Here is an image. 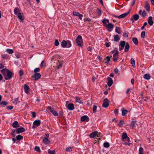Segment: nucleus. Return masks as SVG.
Returning <instances> with one entry per match:
<instances>
[{"label": "nucleus", "mask_w": 154, "mask_h": 154, "mask_svg": "<svg viewBox=\"0 0 154 154\" xmlns=\"http://www.w3.org/2000/svg\"><path fill=\"white\" fill-rule=\"evenodd\" d=\"M1 72L6 80L11 79L13 76V73L7 69V68L5 67L1 69Z\"/></svg>", "instance_id": "f257e3e1"}, {"label": "nucleus", "mask_w": 154, "mask_h": 154, "mask_svg": "<svg viewBox=\"0 0 154 154\" xmlns=\"http://www.w3.org/2000/svg\"><path fill=\"white\" fill-rule=\"evenodd\" d=\"M76 43L78 46L81 47L83 43L81 35H79L76 39Z\"/></svg>", "instance_id": "f03ea898"}, {"label": "nucleus", "mask_w": 154, "mask_h": 154, "mask_svg": "<svg viewBox=\"0 0 154 154\" xmlns=\"http://www.w3.org/2000/svg\"><path fill=\"white\" fill-rule=\"evenodd\" d=\"M130 11L131 10H129L127 12L122 14L119 16H116V15L113 14L112 16L119 19L123 18L126 17L129 14Z\"/></svg>", "instance_id": "7ed1b4c3"}, {"label": "nucleus", "mask_w": 154, "mask_h": 154, "mask_svg": "<svg viewBox=\"0 0 154 154\" xmlns=\"http://www.w3.org/2000/svg\"><path fill=\"white\" fill-rule=\"evenodd\" d=\"M139 16L137 14H135L134 15L130 18V20L132 22V23H133L134 21L137 20L139 18Z\"/></svg>", "instance_id": "20e7f679"}, {"label": "nucleus", "mask_w": 154, "mask_h": 154, "mask_svg": "<svg viewBox=\"0 0 154 154\" xmlns=\"http://www.w3.org/2000/svg\"><path fill=\"white\" fill-rule=\"evenodd\" d=\"M47 109L50 110V112L54 116L58 115L57 112L54 109H52L51 106H49L47 107Z\"/></svg>", "instance_id": "39448f33"}, {"label": "nucleus", "mask_w": 154, "mask_h": 154, "mask_svg": "<svg viewBox=\"0 0 154 154\" xmlns=\"http://www.w3.org/2000/svg\"><path fill=\"white\" fill-rule=\"evenodd\" d=\"M109 101L107 98H105L103 101L102 106L104 108H107L109 106Z\"/></svg>", "instance_id": "423d86ee"}, {"label": "nucleus", "mask_w": 154, "mask_h": 154, "mask_svg": "<svg viewBox=\"0 0 154 154\" xmlns=\"http://www.w3.org/2000/svg\"><path fill=\"white\" fill-rule=\"evenodd\" d=\"M41 121L40 120H36L33 123V125L32 128H34L39 126L41 124Z\"/></svg>", "instance_id": "0eeeda50"}, {"label": "nucleus", "mask_w": 154, "mask_h": 154, "mask_svg": "<svg viewBox=\"0 0 154 154\" xmlns=\"http://www.w3.org/2000/svg\"><path fill=\"white\" fill-rule=\"evenodd\" d=\"M118 51H117L113 55V61L116 62L117 61L118 59Z\"/></svg>", "instance_id": "6e6552de"}, {"label": "nucleus", "mask_w": 154, "mask_h": 154, "mask_svg": "<svg viewBox=\"0 0 154 154\" xmlns=\"http://www.w3.org/2000/svg\"><path fill=\"white\" fill-rule=\"evenodd\" d=\"M25 131V129L22 127L16 129V133L18 134Z\"/></svg>", "instance_id": "1a4fd4ad"}, {"label": "nucleus", "mask_w": 154, "mask_h": 154, "mask_svg": "<svg viewBox=\"0 0 154 154\" xmlns=\"http://www.w3.org/2000/svg\"><path fill=\"white\" fill-rule=\"evenodd\" d=\"M81 119L82 122H88L89 121V118L87 116L85 115L81 117Z\"/></svg>", "instance_id": "9d476101"}, {"label": "nucleus", "mask_w": 154, "mask_h": 154, "mask_svg": "<svg viewBox=\"0 0 154 154\" xmlns=\"http://www.w3.org/2000/svg\"><path fill=\"white\" fill-rule=\"evenodd\" d=\"M41 75L39 73H35L33 76H32V77L34 78L35 80H37L39 79H40L41 77Z\"/></svg>", "instance_id": "9b49d317"}, {"label": "nucleus", "mask_w": 154, "mask_h": 154, "mask_svg": "<svg viewBox=\"0 0 154 154\" xmlns=\"http://www.w3.org/2000/svg\"><path fill=\"white\" fill-rule=\"evenodd\" d=\"M114 27L112 23H109L108 24L106 27V29L109 31H111L112 30H109V29H112Z\"/></svg>", "instance_id": "f8f14e48"}, {"label": "nucleus", "mask_w": 154, "mask_h": 154, "mask_svg": "<svg viewBox=\"0 0 154 154\" xmlns=\"http://www.w3.org/2000/svg\"><path fill=\"white\" fill-rule=\"evenodd\" d=\"M145 3V5L144 6V8L147 11L149 12L150 11L149 4L147 1H146Z\"/></svg>", "instance_id": "ddd939ff"}, {"label": "nucleus", "mask_w": 154, "mask_h": 154, "mask_svg": "<svg viewBox=\"0 0 154 154\" xmlns=\"http://www.w3.org/2000/svg\"><path fill=\"white\" fill-rule=\"evenodd\" d=\"M73 15L75 16H77L79 17V19L80 20L82 19L83 15L80 14L79 12H76L75 11L73 12Z\"/></svg>", "instance_id": "4468645a"}, {"label": "nucleus", "mask_w": 154, "mask_h": 154, "mask_svg": "<svg viewBox=\"0 0 154 154\" xmlns=\"http://www.w3.org/2000/svg\"><path fill=\"white\" fill-rule=\"evenodd\" d=\"M107 80L108 81L107 85L109 87H110L113 83V80L112 79L109 77L107 78Z\"/></svg>", "instance_id": "2eb2a0df"}, {"label": "nucleus", "mask_w": 154, "mask_h": 154, "mask_svg": "<svg viewBox=\"0 0 154 154\" xmlns=\"http://www.w3.org/2000/svg\"><path fill=\"white\" fill-rule=\"evenodd\" d=\"M102 22L103 24V26H105L106 27L108 24L107 23H109V21L107 19L104 18L102 20Z\"/></svg>", "instance_id": "dca6fc26"}, {"label": "nucleus", "mask_w": 154, "mask_h": 154, "mask_svg": "<svg viewBox=\"0 0 154 154\" xmlns=\"http://www.w3.org/2000/svg\"><path fill=\"white\" fill-rule=\"evenodd\" d=\"M12 126L13 127L16 128L20 127L19 125L18 124V122L17 121H15L12 124Z\"/></svg>", "instance_id": "f3484780"}, {"label": "nucleus", "mask_w": 154, "mask_h": 154, "mask_svg": "<svg viewBox=\"0 0 154 154\" xmlns=\"http://www.w3.org/2000/svg\"><path fill=\"white\" fill-rule=\"evenodd\" d=\"M24 88L25 92L26 94L28 93L29 89V87L27 85L25 84L24 85Z\"/></svg>", "instance_id": "a211bd4d"}, {"label": "nucleus", "mask_w": 154, "mask_h": 154, "mask_svg": "<svg viewBox=\"0 0 154 154\" xmlns=\"http://www.w3.org/2000/svg\"><path fill=\"white\" fill-rule=\"evenodd\" d=\"M148 23L150 26H152L153 25V22L152 20V17L150 16L149 17L148 19Z\"/></svg>", "instance_id": "6ab92c4d"}, {"label": "nucleus", "mask_w": 154, "mask_h": 154, "mask_svg": "<svg viewBox=\"0 0 154 154\" xmlns=\"http://www.w3.org/2000/svg\"><path fill=\"white\" fill-rule=\"evenodd\" d=\"M130 48V46L128 42H127L125 46L124 51L125 52H127L128 51Z\"/></svg>", "instance_id": "aec40b11"}, {"label": "nucleus", "mask_w": 154, "mask_h": 154, "mask_svg": "<svg viewBox=\"0 0 154 154\" xmlns=\"http://www.w3.org/2000/svg\"><path fill=\"white\" fill-rule=\"evenodd\" d=\"M43 142L46 144H49L50 142V141L46 137L43 138Z\"/></svg>", "instance_id": "412c9836"}, {"label": "nucleus", "mask_w": 154, "mask_h": 154, "mask_svg": "<svg viewBox=\"0 0 154 154\" xmlns=\"http://www.w3.org/2000/svg\"><path fill=\"white\" fill-rule=\"evenodd\" d=\"M14 14L16 15H17L19 13H20V10L18 7H16L14 9Z\"/></svg>", "instance_id": "4be33fe9"}, {"label": "nucleus", "mask_w": 154, "mask_h": 154, "mask_svg": "<svg viewBox=\"0 0 154 154\" xmlns=\"http://www.w3.org/2000/svg\"><path fill=\"white\" fill-rule=\"evenodd\" d=\"M8 104V103L6 101H2L0 102V105L2 107H5Z\"/></svg>", "instance_id": "5701e85b"}, {"label": "nucleus", "mask_w": 154, "mask_h": 154, "mask_svg": "<svg viewBox=\"0 0 154 154\" xmlns=\"http://www.w3.org/2000/svg\"><path fill=\"white\" fill-rule=\"evenodd\" d=\"M67 108L70 110H73L74 108V105L73 103H69L68 104Z\"/></svg>", "instance_id": "b1692460"}, {"label": "nucleus", "mask_w": 154, "mask_h": 154, "mask_svg": "<svg viewBox=\"0 0 154 154\" xmlns=\"http://www.w3.org/2000/svg\"><path fill=\"white\" fill-rule=\"evenodd\" d=\"M97 134V131H95L91 133L90 134L89 136L91 138H94L96 136Z\"/></svg>", "instance_id": "393cba45"}, {"label": "nucleus", "mask_w": 154, "mask_h": 154, "mask_svg": "<svg viewBox=\"0 0 154 154\" xmlns=\"http://www.w3.org/2000/svg\"><path fill=\"white\" fill-rule=\"evenodd\" d=\"M17 15L18 18L20 20H23L24 17L23 14L21 13H19V14Z\"/></svg>", "instance_id": "a878e982"}, {"label": "nucleus", "mask_w": 154, "mask_h": 154, "mask_svg": "<svg viewBox=\"0 0 154 154\" xmlns=\"http://www.w3.org/2000/svg\"><path fill=\"white\" fill-rule=\"evenodd\" d=\"M67 41H65V40H63L61 43V46L63 48H65L66 47V46Z\"/></svg>", "instance_id": "bb28decb"}, {"label": "nucleus", "mask_w": 154, "mask_h": 154, "mask_svg": "<svg viewBox=\"0 0 154 154\" xmlns=\"http://www.w3.org/2000/svg\"><path fill=\"white\" fill-rule=\"evenodd\" d=\"M125 140L126 142H125V145H128V146H130V143H129L130 141L129 138L128 137L127 138H126Z\"/></svg>", "instance_id": "cd10ccee"}, {"label": "nucleus", "mask_w": 154, "mask_h": 154, "mask_svg": "<svg viewBox=\"0 0 154 154\" xmlns=\"http://www.w3.org/2000/svg\"><path fill=\"white\" fill-rule=\"evenodd\" d=\"M122 114L123 116H125L128 113V111L126 109H122Z\"/></svg>", "instance_id": "c85d7f7f"}, {"label": "nucleus", "mask_w": 154, "mask_h": 154, "mask_svg": "<svg viewBox=\"0 0 154 154\" xmlns=\"http://www.w3.org/2000/svg\"><path fill=\"white\" fill-rule=\"evenodd\" d=\"M132 41L136 45H137L138 44V42L137 39L136 37H134L132 38Z\"/></svg>", "instance_id": "c756f323"}, {"label": "nucleus", "mask_w": 154, "mask_h": 154, "mask_svg": "<svg viewBox=\"0 0 154 154\" xmlns=\"http://www.w3.org/2000/svg\"><path fill=\"white\" fill-rule=\"evenodd\" d=\"M112 57L111 56V57H110L109 56H107L106 58L104 59V60H107V61L105 62V63H106L107 64H109V62L110 61V58Z\"/></svg>", "instance_id": "7c9ffc66"}, {"label": "nucleus", "mask_w": 154, "mask_h": 154, "mask_svg": "<svg viewBox=\"0 0 154 154\" xmlns=\"http://www.w3.org/2000/svg\"><path fill=\"white\" fill-rule=\"evenodd\" d=\"M120 39V38L118 35H116L114 36V41L115 42H117L119 41Z\"/></svg>", "instance_id": "2f4dec72"}, {"label": "nucleus", "mask_w": 154, "mask_h": 154, "mask_svg": "<svg viewBox=\"0 0 154 154\" xmlns=\"http://www.w3.org/2000/svg\"><path fill=\"white\" fill-rule=\"evenodd\" d=\"M128 137L126 133L125 132H124L123 133L122 137V139H125Z\"/></svg>", "instance_id": "473e14b6"}, {"label": "nucleus", "mask_w": 154, "mask_h": 154, "mask_svg": "<svg viewBox=\"0 0 154 154\" xmlns=\"http://www.w3.org/2000/svg\"><path fill=\"white\" fill-rule=\"evenodd\" d=\"M136 123V121H132L130 126V128L133 129L135 126V125Z\"/></svg>", "instance_id": "72a5a7b5"}, {"label": "nucleus", "mask_w": 154, "mask_h": 154, "mask_svg": "<svg viewBox=\"0 0 154 154\" xmlns=\"http://www.w3.org/2000/svg\"><path fill=\"white\" fill-rule=\"evenodd\" d=\"M150 75L149 74H145L143 76L144 78L147 80L149 79H150Z\"/></svg>", "instance_id": "f704fd0d"}, {"label": "nucleus", "mask_w": 154, "mask_h": 154, "mask_svg": "<svg viewBox=\"0 0 154 154\" xmlns=\"http://www.w3.org/2000/svg\"><path fill=\"white\" fill-rule=\"evenodd\" d=\"M120 45L122 48L124 47L125 45H126V43L125 41H121L120 42Z\"/></svg>", "instance_id": "c9c22d12"}, {"label": "nucleus", "mask_w": 154, "mask_h": 154, "mask_svg": "<svg viewBox=\"0 0 154 154\" xmlns=\"http://www.w3.org/2000/svg\"><path fill=\"white\" fill-rule=\"evenodd\" d=\"M6 51L9 54H11L14 53V51L13 49H7L6 50Z\"/></svg>", "instance_id": "e433bc0d"}, {"label": "nucleus", "mask_w": 154, "mask_h": 154, "mask_svg": "<svg viewBox=\"0 0 154 154\" xmlns=\"http://www.w3.org/2000/svg\"><path fill=\"white\" fill-rule=\"evenodd\" d=\"M66 47L69 48L71 46V42L68 40H67Z\"/></svg>", "instance_id": "4c0bfd02"}, {"label": "nucleus", "mask_w": 154, "mask_h": 154, "mask_svg": "<svg viewBox=\"0 0 154 154\" xmlns=\"http://www.w3.org/2000/svg\"><path fill=\"white\" fill-rule=\"evenodd\" d=\"M131 62L133 67H135V65L134 60L133 58H131Z\"/></svg>", "instance_id": "58836bf2"}, {"label": "nucleus", "mask_w": 154, "mask_h": 154, "mask_svg": "<svg viewBox=\"0 0 154 154\" xmlns=\"http://www.w3.org/2000/svg\"><path fill=\"white\" fill-rule=\"evenodd\" d=\"M124 124V121L123 120H121L119 122L118 125L119 127H121Z\"/></svg>", "instance_id": "ea45409f"}, {"label": "nucleus", "mask_w": 154, "mask_h": 154, "mask_svg": "<svg viewBox=\"0 0 154 154\" xmlns=\"http://www.w3.org/2000/svg\"><path fill=\"white\" fill-rule=\"evenodd\" d=\"M120 28L119 27H116L115 29V31L119 34H120L121 32H120Z\"/></svg>", "instance_id": "a19ab883"}, {"label": "nucleus", "mask_w": 154, "mask_h": 154, "mask_svg": "<svg viewBox=\"0 0 154 154\" xmlns=\"http://www.w3.org/2000/svg\"><path fill=\"white\" fill-rule=\"evenodd\" d=\"M23 137L20 135L16 136V139L17 140H20L23 139Z\"/></svg>", "instance_id": "79ce46f5"}, {"label": "nucleus", "mask_w": 154, "mask_h": 154, "mask_svg": "<svg viewBox=\"0 0 154 154\" xmlns=\"http://www.w3.org/2000/svg\"><path fill=\"white\" fill-rule=\"evenodd\" d=\"M48 154H55V151L54 150L52 151L50 149L48 150Z\"/></svg>", "instance_id": "37998d69"}, {"label": "nucleus", "mask_w": 154, "mask_h": 154, "mask_svg": "<svg viewBox=\"0 0 154 154\" xmlns=\"http://www.w3.org/2000/svg\"><path fill=\"white\" fill-rule=\"evenodd\" d=\"M103 146L107 148L109 146V144L108 142H105L103 144Z\"/></svg>", "instance_id": "c03bdc74"}, {"label": "nucleus", "mask_w": 154, "mask_h": 154, "mask_svg": "<svg viewBox=\"0 0 154 154\" xmlns=\"http://www.w3.org/2000/svg\"><path fill=\"white\" fill-rule=\"evenodd\" d=\"M143 148L141 147L139 148V154H143Z\"/></svg>", "instance_id": "a18cd8bd"}, {"label": "nucleus", "mask_w": 154, "mask_h": 154, "mask_svg": "<svg viewBox=\"0 0 154 154\" xmlns=\"http://www.w3.org/2000/svg\"><path fill=\"white\" fill-rule=\"evenodd\" d=\"M97 108V106L95 105L93 106V111L94 113H95L96 112V109Z\"/></svg>", "instance_id": "49530a36"}, {"label": "nucleus", "mask_w": 154, "mask_h": 154, "mask_svg": "<svg viewBox=\"0 0 154 154\" xmlns=\"http://www.w3.org/2000/svg\"><path fill=\"white\" fill-rule=\"evenodd\" d=\"M145 32L144 31H142L141 34V37L142 38H144L145 36Z\"/></svg>", "instance_id": "de8ad7c7"}, {"label": "nucleus", "mask_w": 154, "mask_h": 154, "mask_svg": "<svg viewBox=\"0 0 154 154\" xmlns=\"http://www.w3.org/2000/svg\"><path fill=\"white\" fill-rule=\"evenodd\" d=\"M19 74L20 76H22L24 74V72L23 70H21L19 72Z\"/></svg>", "instance_id": "09e8293b"}, {"label": "nucleus", "mask_w": 154, "mask_h": 154, "mask_svg": "<svg viewBox=\"0 0 154 154\" xmlns=\"http://www.w3.org/2000/svg\"><path fill=\"white\" fill-rule=\"evenodd\" d=\"M72 150V148L71 147H67L66 151V152H71Z\"/></svg>", "instance_id": "8fccbe9b"}, {"label": "nucleus", "mask_w": 154, "mask_h": 154, "mask_svg": "<svg viewBox=\"0 0 154 154\" xmlns=\"http://www.w3.org/2000/svg\"><path fill=\"white\" fill-rule=\"evenodd\" d=\"M35 151H37V152H40L41 151V150L40 149L39 147L37 146H35Z\"/></svg>", "instance_id": "3c124183"}, {"label": "nucleus", "mask_w": 154, "mask_h": 154, "mask_svg": "<svg viewBox=\"0 0 154 154\" xmlns=\"http://www.w3.org/2000/svg\"><path fill=\"white\" fill-rule=\"evenodd\" d=\"M97 12L99 15H101L102 11L101 10L99 9V8L97 9Z\"/></svg>", "instance_id": "603ef678"}, {"label": "nucleus", "mask_w": 154, "mask_h": 154, "mask_svg": "<svg viewBox=\"0 0 154 154\" xmlns=\"http://www.w3.org/2000/svg\"><path fill=\"white\" fill-rule=\"evenodd\" d=\"M59 44L58 40L57 39L55 40L54 42L55 45L56 46H57L59 45Z\"/></svg>", "instance_id": "864d4df0"}, {"label": "nucleus", "mask_w": 154, "mask_h": 154, "mask_svg": "<svg viewBox=\"0 0 154 154\" xmlns=\"http://www.w3.org/2000/svg\"><path fill=\"white\" fill-rule=\"evenodd\" d=\"M110 42H106L105 44V45L106 47L108 48L110 47Z\"/></svg>", "instance_id": "5fc2aeb1"}, {"label": "nucleus", "mask_w": 154, "mask_h": 154, "mask_svg": "<svg viewBox=\"0 0 154 154\" xmlns=\"http://www.w3.org/2000/svg\"><path fill=\"white\" fill-rule=\"evenodd\" d=\"M40 70V69L39 68H35L34 69V72L35 73H37V72H39Z\"/></svg>", "instance_id": "6e6d98bb"}, {"label": "nucleus", "mask_w": 154, "mask_h": 154, "mask_svg": "<svg viewBox=\"0 0 154 154\" xmlns=\"http://www.w3.org/2000/svg\"><path fill=\"white\" fill-rule=\"evenodd\" d=\"M146 11L144 10L143 11V12L142 13V14H141L142 16V17H144L146 16Z\"/></svg>", "instance_id": "4d7b16f0"}, {"label": "nucleus", "mask_w": 154, "mask_h": 154, "mask_svg": "<svg viewBox=\"0 0 154 154\" xmlns=\"http://www.w3.org/2000/svg\"><path fill=\"white\" fill-rule=\"evenodd\" d=\"M76 102L80 103H83V101L81 100L80 98H77L76 99Z\"/></svg>", "instance_id": "13d9d810"}, {"label": "nucleus", "mask_w": 154, "mask_h": 154, "mask_svg": "<svg viewBox=\"0 0 154 154\" xmlns=\"http://www.w3.org/2000/svg\"><path fill=\"white\" fill-rule=\"evenodd\" d=\"M117 51H118L117 49L116 48H115L114 50L111 51V53L112 54H114Z\"/></svg>", "instance_id": "bf43d9fd"}, {"label": "nucleus", "mask_w": 154, "mask_h": 154, "mask_svg": "<svg viewBox=\"0 0 154 154\" xmlns=\"http://www.w3.org/2000/svg\"><path fill=\"white\" fill-rule=\"evenodd\" d=\"M45 61L43 60L40 66L41 67H43L44 66H45Z\"/></svg>", "instance_id": "052dcab7"}, {"label": "nucleus", "mask_w": 154, "mask_h": 154, "mask_svg": "<svg viewBox=\"0 0 154 154\" xmlns=\"http://www.w3.org/2000/svg\"><path fill=\"white\" fill-rule=\"evenodd\" d=\"M62 66V63H60L59 65H58L57 66V69H59Z\"/></svg>", "instance_id": "680f3d73"}, {"label": "nucleus", "mask_w": 154, "mask_h": 154, "mask_svg": "<svg viewBox=\"0 0 154 154\" xmlns=\"http://www.w3.org/2000/svg\"><path fill=\"white\" fill-rule=\"evenodd\" d=\"M13 108V106H9L7 107V109L9 110H11Z\"/></svg>", "instance_id": "e2e57ef3"}, {"label": "nucleus", "mask_w": 154, "mask_h": 154, "mask_svg": "<svg viewBox=\"0 0 154 154\" xmlns=\"http://www.w3.org/2000/svg\"><path fill=\"white\" fill-rule=\"evenodd\" d=\"M84 21L85 22L86 21L90 22V21H91V20L89 18H87L86 19V18L84 19Z\"/></svg>", "instance_id": "0e129e2a"}, {"label": "nucleus", "mask_w": 154, "mask_h": 154, "mask_svg": "<svg viewBox=\"0 0 154 154\" xmlns=\"http://www.w3.org/2000/svg\"><path fill=\"white\" fill-rule=\"evenodd\" d=\"M32 117L35 118L36 117V113L35 112H32Z\"/></svg>", "instance_id": "69168bd1"}, {"label": "nucleus", "mask_w": 154, "mask_h": 154, "mask_svg": "<svg viewBox=\"0 0 154 154\" xmlns=\"http://www.w3.org/2000/svg\"><path fill=\"white\" fill-rule=\"evenodd\" d=\"M5 66L4 65H3L2 63H1L0 64V69H4V68H4L5 67Z\"/></svg>", "instance_id": "338daca9"}, {"label": "nucleus", "mask_w": 154, "mask_h": 154, "mask_svg": "<svg viewBox=\"0 0 154 154\" xmlns=\"http://www.w3.org/2000/svg\"><path fill=\"white\" fill-rule=\"evenodd\" d=\"M114 112L115 113L118 114L119 112L118 110L117 109H115L114 110Z\"/></svg>", "instance_id": "774afa93"}]
</instances>
